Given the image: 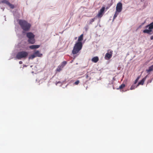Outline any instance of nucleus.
Masks as SVG:
<instances>
[{
    "label": "nucleus",
    "instance_id": "f257e3e1",
    "mask_svg": "<svg viewBox=\"0 0 153 153\" xmlns=\"http://www.w3.org/2000/svg\"><path fill=\"white\" fill-rule=\"evenodd\" d=\"M83 34L80 35L78 38V42L75 44L72 51V53L73 54L75 55L78 53L82 49V44L81 41L83 40Z\"/></svg>",
    "mask_w": 153,
    "mask_h": 153
},
{
    "label": "nucleus",
    "instance_id": "f03ea898",
    "mask_svg": "<svg viewBox=\"0 0 153 153\" xmlns=\"http://www.w3.org/2000/svg\"><path fill=\"white\" fill-rule=\"evenodd\" d=\"M19 24L23 29V33L29 30L31 27V24L27 21L24 20L20 19L19 21Z\"/></svg>",
    "mask_w": 153,
    "mask_h": 153
},
{
    "label": "nucleus",
    "instance_id": "7ed1b4c3",
    "mask_svg": "<svg viewBox=\"0 0 153 153\" xmlns=\"http://www.w3.org/2000/svg\"><path fill=\"white\" fill-rule=\"evenodd\" d=\"M28 55V53L27 52L22 51L18 53L16 55V57L17 59H20L22 58H26Z\"/></svg>",
    "mask_w": 153,
    "mask_h": 153
},
{
    "label": "nucleus",
    "instance_id": "20e7f679",
    "mask_svg": "<svg viewBox=\"0 0 153 153\" xmlns=\"http://www.w3.org/2000/svg\"><path fill=\"white\" fill-rule=\"evenodd\" d=\"M27 36L28 38V42L29 43L33 44L35 42V35L31 32L27 33Z\"/></svg>",
    "mask_w": 153,
    "mask_h": 153
},
{
    "label": "nucleus",
    "instance_id": "39448f33",
    "mask_svg": "<svg viewBox=\"0 0 153 153\" xmlns=\"http://www.w3.org/2000/svg\"><path fill=\"white\" fill-rule=\"evenodd\" d=\"M145 27L146 28H148V29H145L143 31L144 33H147L149 34H152L151 32L152 31V30L153 29V22L146 25Z\"/></svg>",
    "mask_w": 153,
    "mask_h": 153
},
{
    "label": "nucleus",
    "instance_id": "423d86ee",
    "mask_svg": "<svg viewBox=\"0 0 153 153\" xmlns=\"http://www.w3.org/2000/svg\"><path fill=\"white\" fill-rule=\"evenodd\" d=\"M105 10V7H102L98 12V13L96 17L100 18L102 17L104 13Z\"/></svg>",
    "mask_w": 153,
    "mask_h": 153
},
{
    "label": "nucleus",
    "instance_id": "0eeeda50",
    "mask_svg": "<svg viewBox=\"0 0 153 153\" xmlns=\"http://www.w3.org/2000/svg\"><path fill=\"white\" fill-rule=\"evenodd\" d=\"M122 9V4L121 2H119L117 5L116 7V11L118 13L121 12Z\"/></svg>",
    "mask_w": 153,
    "mask_h": 153
},
{
    "label": "nucleus",
    "instance_id": "6e6552de",
    "mask_svg": "<svg viewBox=\"0 0 153 153\" xmlns=\"http://www.w3.org/2000/svg\"><path fill=\"white\" fill-rule=\"evenodd\" d=\"M112 51H111L107 53L105 56V59L106 60H109L110 59L112 56Z\"/></svg>",
    "mask_w": 153,
    "mask_h": 153
},
{
    "label": "nucleus",
    "instance_id": "1a4fd4ad",
    "mask_svg": "<svg viewBox=\"0 0 153 153\" xmlns=\"http://www.w3.org/2000/svg\"><path fill=\"white\" fill-rule=\"evenodd\" d=\"M34 53L36 57H41L42 56V54L40 53L38 51H36Z\"/></svg>",
    "mask_w": 153,
    "mask_h": 153
},
{
    "label": "nucleus",
    "instance_id": "9d476101",
    "mask_svg": "<svg viewBox=\"0 0 153 153\" xmlns=\"http://www.w3.org/2000/svg\"><path fill=\"white\" fill-rule=\"evenodd\" d=\"M99 59L98 57L95 56L92 58L91 60L94 62L97 63L99 61Z\"/></svg>",
    "mask_w": 153,
    "mask_h": 153
},
{
    "label": "nucleus",
    "instance_id": "9b49d317",
    "mask_svg": "<svg viewBox=\"0 0 153 153\" xmlns=\"http://www.w3.org/2000/svg\"><path fill=\"white\" fill-rule=\"evenodd\" d=\"M40 47V45H32L29 46V48L31 49H36Z\"/></svg>",
    "mask_w": 153,
    "mask_h": 153
},
{
    "label": "nucleus",
    "instance_id": "f8f14e48",
    "mask_svg": "<svg viewBox=\"0 0 153 153\" xmlns=\"http://www.w3.org/2000/svg\"><path fill=\"white\" fill-rule=\"evenodd\" d=\"M146 80V78H144L142 79L137 84V85L136 86V87L138 86L139 85H143L144 84V82Z\"/></svg>",
    "mask_w": 153,
    "mask_h": 153
},
{
    "label": "nucleus",
    "instance_id": "ddd939ff",
    "mask_svg": "<svg viewBox=\"0 0 153 153\" xmlns=\"http://www.w3.org/2000/svg\"><path fill=\"white\" fill-rule=\"evenodd\" d=\"M91 73L89 74H88V73H87L85 74L86 78L88 80H90L91 79Z\"/></svg>",
    "mask_w": 153,
    "mask_h": 153
},
{
    "label": "nucleus",
    "instance_id": "4468645a",
    "mask_svg": "<svg viewBox=\"0 0 153 153\" xmlns=\"http://www.w3.org/2000/svg\"><path fill=\"white\" fill-rule=\"evenodd\" d=\"M153 71V65L149 67V69L146 70L147 73H149Z\"/></svg>",
    "mask_w": 153,
    "mask_h": 153
},
{
    "label": "nucleus",
    "instance_id": "2eb2a0df",
    "mask_svg": "<svg viewBox=\"0 0 153 153\" xmlns=\"http://www.w3.org/2000/svg\"><path fill=\"white\" fill-rule=\"evenodd\" d=\"M96 19L95 17H94L93 19H91L89 21L88 23L89 24H92V23L94 21L95 19Z\"/></svg>",
    "mask_w": 153,
    "mask_h": 153
},
{
    "label": "nucleus",
    "instance_id": "dca6fc26",
    "mask_svg": "<svg viewBox=\"0 0 153 153\" xmlns=\"http://www.w3.org/2000/svg\"><path fill=\"white\" fill-rule=\"evenodd\" d=\"M63 68L61 65H59L57 68L56 70L60 72Z\"/></svg>",
    "mask_w": 153,
    "mask_h": 153
},
{
    "label": "nucleus",
    "instance_id": "f3484780",
    "mask_svg": "<svg viewBox=\"0 0 153 153\" xmlns=\"http://www.w3.org/2000/svg\"><path fill=\"white\" fill-rule=\"evenodd\" d=\"M36 57L34 53L33 54H32L30 56H29V59H33L34 58H35Z\"/></svg>",
    "mask_w": 153,
    "mask_h": 153
},
{
    "label": "nucleus",
    "instance_id": "a211bd4d",
    "mask_svg": "<svg viewBox=\"0 0 153 153\" xmlns=\"http://www.w3.org/2000/svg\"><path fill=\"white\" fill-rule=\"evenodd\" d=\"M125 85L124 84H122L119 87V88H118L117 89H121L125 87Z\"/></svg>",
    "mask_w": 153,
    "mask_h": 153
},
{
    "label": "nucleus",
    "instance_id": "6ab92c4d",
    "mask_svg": "<svg viewBox=\"0 0 153 153\" xmlns=\"http://www.w3.org/2000/svg\"><path fill=\"white\" fill-rule=\"evenodd\" d=\"M66 64L67 62L65 61H64L61 63L60 65L63 68Z\"/></svg>",
    "mask_w": 153,
    "mask_h": 153
},
{
    "label": "nucleus",
    "instance_id": "aec40b11",
    "mask_svg": "<svg viewBox=\"0 0 153 153\" xmlns=\"http://www.w3.org/2000/svg\"><path fill=\"white\" fill-rule=\"evenodd\" d=\"M7 5L12 9H13L14 8V5L10 3L9 2L8 3Z\"/></svg>",
    "mask_w": 153,
    "mask_h": 153
},
{
    "label": "nucleus",
    "instance_id": "412c9836",
    "mask_svg": "<svg viewBox=\"0 0 153 153\" xmlns=\"http://www.w3.org/2000/svg\"><path fill=\"white\" fill-rule=\"evenodd\" d=\"M118 12H117V11H116V12L114 15V17H113V20L114 19L116 18L117 16V15L118 14Z\"/></svg>",
    "mask_w": 153,
    "mask_h": 153
},
{
    "label": "nucleus",
    "instance_id": "4be33fe9",
    "mask_svg": "<svg viewBox=\"0 0 153 153\" xmlns=\"http://www.w3.org/2000/svg\"><path fill=\"white\" fill-rule=\"evenodd\" d=\"M136 87V86H135L134 84H133L131 86L130 89L132 90L134 89Z\"/></svg>",
    "mask_w": 153,
    "mask_h": 153
},
{
    "label": "nucleus",
    "instance_id": "5701e85b",
    "mask_svg": "<svg viewBox=\"0 0 153 153\" xmlns=\"http://www.w3.org/2000/svg\"><path fill=\"white\" fill-rule=\"evenodd\" d=\"M1 2L2 3H5L6 4H7V5L8 4V3L9 2V1H7L6 0H3L1 1Z\"/></svg>",
    "mask_w": 153,
    "mask_h": 153
},
{
    "label": "nucleus",
    "instance_id": "b1692460",
    "mask_svg": "<svg viewBox=\"0 0 153 153\" xmlns=\"http://www.w3.org/2000/svg\"><path fill=\"white\" fill-rule=\"evenodd\" d=\"M140 78V76H138L137 78L135 80V81L134 84H136L138 80L139 79V78Z\"/></svg>",
    "mask_w": 153,
    "mask_h": 153
},
{
    "label": "nucleus",
    "instance_id": "393cba45",
    "mask_svg": "<svg viewBox=\"0 0 153 153\" xmlns=\"http://www.w3.org/2000/svg\"><path fill=\"white\" fill-rule=\"evenodd\" d=\"M79 81L78 80L74 82V84H75V85H77L79 83Z\"/></svg>",
    "mask_w": 153,
    "mask_h": 153
},
{
    "label": "nucleus",
    "instance_id": "a878e982",
    "mask_svg": "<svg viewBox=\"0 0 153 153\" xmlns=\"http://www.w3.org/2000/svg\"><path fill=\"white\" fill-rule=\"evenodd\" d=\"M150 39L152 40L153 39V36H151Z\"/></svg>",
    "mask_w": 153,
    "mask_h": 153
},
{
    "label": "nucleus",
    "instance_id": "bb28decb",
    "mask_svg": "<svg viewBox=\"0 0 153 153\" xmlns=\"http://www.w3.org/2000/svg\"><path fill=\"white\" fill-rule=\"evenodd\" d=\"M19 63L20 64H22V62L21 61H20L19 62Z\"/></svg>",
    "mask_w": 153,
    "mask_h": 153
},
{
    "label": "nucleus",
    "instance_id": "cd10ccee",
    "mask_svg": "<svg viewBox=\"0 0 153 153\" xmlns=\"http://www.w3.org/2000/svg\"><path fill=\"white\" fill-rule=\"evenodd\" d=\"M152 79H151V80H149V81H148V82H149V83H151V82H152Z\"/></svg>",
    "mask_w": 153,
    "mask_h": 153
},
{
    "label": "nucleus",
    "instance_id": "c85d7f7f",
    "mask_svg": "<svg viewBox=\"0 0 153 153\" xmlns=\"http://www.w3.org/2000/svg\"><path fill=\"white\" fill-rule=\"evenodd\" d=\"M108 7H107L106 8V9H108Z\"/></svg>",
    "mask_w": 153,
    "mask_h": 153
},
{
    "label": "nucleus",
    "instance_id": "c756f323",
    "mask_svg": "<svg viewBox=\"0 0 153 153\" xmlns=\"http://www.w3.org/2000/svg\"><path fill=\"white\" fill-rule=\"evenodd\" d=\"M152 32H153V31H152Z\"/></svg>",
    "mask_w": 153,
    "mask_h": 153
}]
</instances>
